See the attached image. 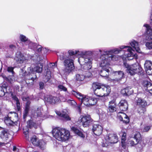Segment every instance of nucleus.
I'll use <instances>...</instances> for the list:
<instances>
[{
  "mask_svg": "<svg viewBox=\"0 0 152 152\" xmlns=\"http://www.w3.org/2000/svg\"><path fill=\"white\" fill-rule=\"evenodd\" d=\"M127 48L126 50L124 52V55L127 57L129 60L132 59L134 58H137V55L134 53V50L130 46H121L120 47V49L115 48L110 50L104 51V53L102 55L104 56L105 60L107 61L108 64L109 65V61L111 60L116 61L118 60V58L116 55H113V53H118L121 51L122 49Z\"/></svg>",
  "mask_w": 152,
  "mask_h": 152,
  "instance_id": "obj_1",
  "label": "nucleus"
},
{
  "mask_svg": "<svg viewBox=\"0 0 152 152\" xmlns=\"http://www.w3.org/2000/svg\"><path fill=\"white\" fill-rule=\"evenodd\" d=\"M92 57L87 54L83 57H80L78 61L81 65V69L83 73L86 74L87 77H89L92 76Z\"/></svg>",
  "mask_w": 152,
  "mask_h": 152,
  "instance_id": "obj_2",
  "label": "nucleus"
},
{
  "mask_svg": "<svg viewBox=\"0 0 152 152\" xmlns=\"http://www.w3.org/2000/svg\"><path fill=\"white\" fill-rule=\"evenodd\" d=\"M72 94L76 97L82 103L87 106L95 105L97 103V100L95 98H92L74 91H72Z\"/></svg>",
  "mask_w": 152,
  "mask_h": 152,
  "instance_id": "obj_3",
  "label": "nucleus"
},
{
  "mask_svg": "<svg viewBox=\"0 0 152 152\" xmlns=\"http://www.w3.org/2000/svg\"><path fill=\"white\" fill-rule=\"evenodd\" d=\"M124 65L127 69L128 72L131 75H134L136 73L141 74L142 72V69L138 63L129 65L125 62L124 63Z\"/></svg>",
  "mask_w": 152,
  "mask_h": 152,
  "instance_id": "obj_4",
  "label": "nucleus"
},
{
  "mask_svg": "<svg viewBox=\"0 0 152 152\" xmlns=\"http://www.w3.org/2000/svg\"><path fill=\"white\" fill-rule=\"evenodd\" d=\"M63 63L64 66L63 71L66 75L68 74L74 69V59L71 56L64 58Z\"/></svg>",
  "mask_w": 152,
  "mask_h": 152,
  "instance_id": "obj_5",
  "label": "nucleus"
},
{
  "mask_svg": "<svg viewBox=\"0 0 152 152\" xmlns=\"http://www.w3.org/2000/svg\"><path fill=\"white\" fill-rule=\"evenodd\" d=\"M104 56L100 57V66L102 67L100 72V75L103 77H107L109 72L111 70V69L109 67L107 61L105 60Z\"/></svg>",
  "mask_w": 152,
  "mask_h": 152,
  "instance_id": "obj_6",
  "label": "nucleus"
},
{
  "mask_svg": "<svg viewBox=\"0 0 152 152\" xmlns=\"http://www.w3.org/2000/svg\"><path fill=\"white\" fill-rule=\"evenodd\" d=\"M8 117H6L4 119V122L8 126L16 125L18 120V115L15 112H10L8 114Z\"/></svg>",
  "mask_w": 152,
  "mask_h": 152,
  "instance_id": "obj_7",
  "label": "nucleus"
},
{
  "mask_svg": "<svg viewBox=\"0 0 152 152\" xmlns=\"http://www.w3.org/2000/svg\"><path fill=\"white\" fill-rule=\"evenodd\" d=\"M118 141V137L116 134H111L107 135L104 137V140L102 145L103 147H107L110 143H116Z\"/></svg>",
  "mask_w": 152,
  "mask_h": 152,
  "instance_id": "obj_8",
  "label": "nucleus"
},
{
  "mask_svg": "<svg viewBox=\"0 0 152 152\" xmlns=\"http://www.w3.org/2000/svg\"><path fill=\"white\" fill-rule=\"evenodd\" d=\"M79 121L82 122L83 127H87L92 122V120L90 115L81 116L79 119Z\"/></svg>",
  "mask_w": 152,
  "mask_h": 152,
  "instance_id": "obj_9",
  "label": "nucleus"
},
{
  "mask_svg": "<svg viewBox=\"0 0 152 152\" xmlns=\"http://www.w3.org/2000/svg\"><path fill=\"white\" fill-rule=\"evenodd\" d=\"M63 129L64 128L59 127H56L54 128L52 131L53 137L58 140L60 141V137H61L62 134L64 133Z\"/></svg>",
  "mask_w": 152,
  "mask_h": 152,
  "instance_id": "obj_10",
  "label": "nucleus"
},
{
  "mask_svg": "<svg viewBox=\"0 0 152 152\" xmlns=\"http://www.w3.org/2000/svg\"><path fill=\"white\" fill-rule=\"evenodd\" d=\"M43 67V64L40 63L37 64H35L34 66L33 67H29L28 70L30 72L27 74L30 75V73H32L33 72H36L38 73H41L42 71Z\"/></svg>",
  "mask_w": 152,
  "mask_h": 152,
  "instance_id": "obj_11",
  "label": "nucleus"
},
{
  "mask_svg": "<svg viewBox=\"0 0 152 152\" xmlns=\"http://www.w3.org/2000/svg\"><path fill=\"white\" fill-rule=\"evenodd\" d=\"M89 53V51H80L75 50H69L68 51V53L69 56H71L72 57V56L77 54L80 56V57H83L86 55L88 54ZM72 58H73V57Z\"/></svg>",
  "mask_w": 152,
  "mask_h": 152,
  "instance_id": "obj_12",
  "label": "nucleus"
},
{
  "mask_svg": "<svg viewBox=\"0 0 152 152\" xmlns=\"http://www.w3.org/2000/svg\"><path fill=\"white\" fill-rule=\"evenodd\" d=\"M44 100L45 102L52 104H55L59 101L57 97L52 96H48L47 97H45Z\"/></svg>",
  "mask_w": 152,
  "mask_h": 152,
  "instance_id": "obj_13",
  "label": "nucleus"
},
{
  "mask_svg": "<svg viewBox=\"0 0 152 152\" xmlns=\"http://www.w3.org/2000/svg\"><path fill=\"white\" fill-rule=\"evenodd\" d=\"M118 117L119 119L123 121V122L127 124L129 122V117L124 113L122 112H119L118 113Z\"/></svg>",
  "mask_w": 152,
  "mask_h": 152,
  "instance_id": "obj_14",
  "label": "nucleus"
},
{
  "mask_svg": "<svg viewBox=\"0 0 152 152\" xmlns=\"http://www.w3.org/2000/svg\"><path fill=\"white\" fill-rule=\"evenodd\" d=\"M92 130L95 135L99 136L102 133V128L101 125L99 124H94Z\"/></svg>",
  "mask_w": 152,
  "mask_h": 152,
  "instance_id": "obj_15",
  "label": "nucleus"
},
{
  "mask_svg": "<svg viewBox=\"0 0 152 152\" xmlns=\"http://www.w3.org/2000/svg\"><path fill=\"white\" fill-rule=\"evenodd\" d=\"M144 66L147 74L148 75H152V62L149 61H146Z\"/></svg>",
  "mask_w": 152,
  "mask_h": 152,
  "instance_id": "obj_16",
  "label": "nucleus"
},
{
  "mask_svg": "<svg viewBox=\"0 0 152 152\" xmlns=\"http://www.w3.org/2000/svg\"><path fill=\"white\" fill-rule=\"evenodd\" d=\"M113 74L114 75L116 76L115 79L114 80L116 81H119L123 78L124 76V73L123 72L121 71H113Z\"/></svg>",
  "mask_w": 152,
  "mask_h": 152,
  "instance_id": "obj_17",
  "label": "nucleus"
},
{
  "mask_svg": "<svg viewBox=\"0 0 152 152\" xmlns=\"http://www.w3.org/2000/svg\"><path fill=\"white\" fill-rule=\"evenodd\" d=\"M142 85L144 89L148 90L152 95V84L148 81H145L143 82Z\"/></svg>",
  "mask_w": 152,
  "mask_h": 152,
  "instance_id": "obj_18",
  "label": "nucleus"
},
{
  "mask_svg": "<svg viewBox=\"0 0 152 152\" xmlns=\"http://www.w3.org/2000/svg\"><path fill=\"white\" fill-rule=\"evenodd\" d=\"M144 26L146 27L147 30V34L146 39L147 40L152 39V28L148 24H145Z\"/></svg>",
  "mask_w": 152,
  "mask_h": 152,
  "instance_id": "obj_19",
  "label": "nucleus"
},
{
  "mask_svg": "<svg viewBox=\"0 0 152 152\" xmlns=\"http://www.w3.org/2000/svg\"><path fill=\"white\" fill-rule=\"evenodd\" d=\"M63 131H64V133L62 134L60 141H65L68 140L69 138L70 134L69 131L65 129H64Z\"/></svg>",
  "mask_w": 152,
  "mask_h": 152,
  "instance_id": "obj_20",
  "label": "nucleus"
},
{
  "mask_svg": "<svg viewBox=\"0 0 152 152\" xmlns=\"http://www.w3.org/2000/svg\"><path fill=\"white\" fill-rule=\"evenodd\" d=\"M120 109L123 111L126 110L128 108L127 101L125 100H121L118 104Z\"/></svg>",
  "mask_w": 152,
  "mask_h": 152,
  "instance_id": "obj_21",
  "label": "nucleus"
},
{
  "mask_svg": "<svg viewBox=\"0 0 152 152\" xmlns=\"http://www.w3.org/2000/svg\"><path fill=\"white\" fill-rule=\"evenodd\" d=\"M86 77H87L86 74L83 72L77 73L75 75L76 80L79 82L83 81Z\"/></svg>",
  "mask_w": 152,
  "mask_h": 152,
  "instance_id": "obj_22",
  "label": "nucleus"
},
{
  "mask_svg": "<svg viewBox=\"0 0 152 152\" xmlns=\"http://www.w3.org/2000/svg\"><path fill=\"white\" fill-rule=\"evenodd\" d=\"M10 137V135L7 130L3 129L1 131L0 137L4 140H7Z\"/></svg>",
  "mask_w": 152,
  "mask_h": 152,
  "instance_id": "obj_23",
  "label": "nucleus"
},
{
  "mask_svg": "<svg viewBox=\"0 0 152 152\" xmlns=\"http://www.w3.org/2000/svg\"><path fill=\"white\" fill-rule=\"evenodd\" d=\"M136 105L140 106H145L147 104L146 101L140 98L136 97L135 99Z\"/></svg>",
  "mask_w": 152,
  "mask_h": 152,
  "instance_id": "obj_24",
  "label": "nucleus"
},
{
  "mask_svg": "<svg viewBox=\"0 0 152 152\" xmlns=\"http://www.w3.org/2000/svg\"><path fill=\"white\" fill-rule=\"evenodd\" d=\"M130 44L135 49L137 52L140 53H141L139 45L138 42L136 41L133 40L130 42Z\"/></svg>",
  "mask_w": 152,
  "mask_h": 152,
  "instance_id": "obj_25",
  "label": "nucleus"
},
{
  "mask_svg": "<svg viewBox=\"0 0 152 152\" xmlns=\"http://www.w3.org/2000/svg\"><path fill=\"white\" fill-rule=\"evenodd\" d=\"M56 113L59 116L62 117L64 120L69 121L71 120V118L64 112H61L59 111H57Z\"/></svg>",
  "mask_w": 152,
  "mask_h": 152,
  "instance_id": "obj_26",
  "label": "nucleus"
},
{
  "mask_svg": "<svg viewBox=\"0 0 152 152\" xmlns=\"http://www.w3.org/2000/svg\"><path fill=\"white\" fill-rule=\"evenodd\" d=\"M116 105L114 100L112 101L109 102V109L110 111L113 113L116 110Z\"/></svg>",
  "mask_w": 152,
  "mask_h": 152,
  "instance_id": "obj_27",
  "label": "nucleus"
},
{
  "mask_svg": "<svg viewBox=\"0 0 152 152\" xmlns=\"http://www.w3.org/2000/svg\"><path fill=\"white\" fill-rule=\"evenodd\" d=\"M102 87L104 96L108 95L110 92L111 89L110 87L108 86H104L103 85L102 86Z\"/></svg>",
  "mask_w": 152,
  "mask_h": 152,
  "instance_id": "obj_28",
  "label": "nucleus"
},
{
  "mask_svg": "<svg viewBox=\"0 0 152 152\" xmlns=\"http://www.w3.org/2000/svg\"><path fill=\"white\" fill-rule=\"evenodd\" d=\"M71 129L75 134L81 137L82 138H84L85 137V136L83 134L82 132L80 131L77 127L72 126L71 128Z\"/></svg>",
  "mask_w": 152,
  "mask_h": 152,
  "instance_id": "obj_29",
  "label": "nucleus"
},
{
  "mask_svg": "<svg viewBox=\"0 0 152 152\" xmlns=\"http://www.w3.org/2000/svg\"><path fill=\"white\" fill-rule=\"evenodd\" d=\"M30 104V102L29 101H28L26 104L25 108L23 115V118H26L28 114L30 107L29 106Z\"/></svg>",
  "mask_w": 152,
  "mask_h": 152,
  "instance_id": "obj_30",
  "label": "nucleus"
},
{
  "mask_svg": "<svg viewBox=\"0 0 152 152\" xmlns=\"http://www.w3.org/2000/svg\"><path fill=\"white\" fill-rule=\"evenodd\" d=\"M102 86L100 83H94L92 85V88L93 91L95 93V92H96L97 90H99Z\"/></svg>",
  "mask_w": 152,
  "mask_h": 152,
  "instance_id": "obj_31",
  "label": "nucleus"
},
{
  "mask_svg": "<svg viewBox=\"0 0 152 152\" xmlns=\"http://www.w3.org/2000/svg\"><path fill=\"white\" fill-rule=\"evenodd\" d=\"M120 135H122L121 142L122 147L124 148V143L126 138V134L125 132L121 131L120 134Z\"/></svg>",
  "mask_w": 152,
  "mask_h": 152,
  "instance_id": "obj_32",
  "label": "nucleus"
},
{
  "mask_svg": "<svg viewBox=\"0 0 152 152\" xmlns=\"http://www.w3.org/2000/svg\"><path fill=\"white\" fill-rule=\"evenodd\" d=\"M94 94L97 96L99 97L104 96L102 87H101L99 90H97L96 92H95Z\"/></svg>",
  "mask_w": 152,
  "mask_h": 152,
  "instance_id": "obj_33",
  "label": "nucleus"
},
{
  "mask_svg": "<svg viewBox=\"0 0 152 152\" xmlns=\"http://www.w3.org/2000/svg\"><path fill=\"white\" fill-rule=\"evenodd\" d=\"M36 78V76H35V78L32 77H31L30 79H28L27 78H26L25 80L26 83L29 85H33L34 84V80Z\"/></svg>",
  "mask_w": 152,
  "mask_h": 152,
  "instance_id": "obj_34",
  "label": "nucleus"
},
{
  "mask_svg": "<svg viewBox=\"0 0 152 152\" xmlns=\"http://www.w3.org/2000/svg\"><path fill=\"white\" fill-rule=\"evenodd\" d=\"M26 45H28V48L34 50L35 49L37 45V44L34 43H33L31 42L30 41H27V44H26Z\"/></svg>",
  "mask_w": 152,
  "mask_h": 152,
  "instance_id": "obj_35",
  "label": "nucleus"
},
{
  "mask_svg": "<svg viewBox=\"0 0 152 152\" xmlns=\"http://www.w3.org/2000/svg\"><path fill=\"white\" fill-rule=\"evenodd\" d=\"M38 139L35 136L32 137L31 139V142L35 146H37L38 144Z\"/></svg>",
  "mask_w": 152,
  "mask_h": 152,
  "instance_id": "obj_36",
  "label": "nucleus"
},
{
  "mask_svg": "<svg viewBox=\"0 0 152 152\" xmlns=\"http://www.w3.org/2000/svg\"><path fill=\"white\" fill-rule=\"evenodd\" d=\"M42 109L41 107H38L35 110V113H36L38 117H41L42 115Z\"/></svg>",
  "mask_w": 152,
  "mask_h": 152,
  "instance_id": "obj_37",
  "label": "nucleus"
},
{
  "mask_svg": "<svg viewBox=\"0 0 152 152\" xmlns=\"http://www.w3.org/2000/svg\"><path fill=\"white\" fill-rule=\"evenodd\" d=\"M134 140L139 142L141 139V135L140 133L137 132L134 135V137L132 138Z\"/></svg>",
  "mask_w": 152,
  "mask_h": 152,
  "instance_id": "obj_38",
  "label": "nucleus"
},
{
  "mask_svg": "<svg viewBox=\"0 0 152 152\" xmlns=\"http://www.w3.org/2000/svg\"><path fill=\"white\" fill-rule=\"evenodd\" d=\"M145 107V106L140 107L138 109V113L141 115H142L146 111V109Z\"/></svg>",
  "mask_w": 152,
  "mask_h": 152,
  "instance_id": "obj_39",
  "label": "nucleus"
},
{
  "mask_svg": "<svg viewBox=\"0 0 152 152\" xmlns=\"http://www.w3.org/2000/svg\"><path fill=\"white\" fill-rule=\"evenodd\" d=\"M6 86H0V96H4L5 95V90H6Z\"/></svg>",
  "mask_w": 152,
  "mask_h": 152,
  "instance_id": "obj_40",
  "label": "nucleus"
},
{
  "mask_svg": "<svg viewBox=\"0 0 152 152\" xmlns=\"http://www.w3.org/2000/svg\"><path fill=\"white\" fill-rule=\"evenodd\" d=\"M28 123V126L30 128H31L33 127L35 128H37V125L34 122L31 121H29Z\"/></svg>",
  "mask_w": 152,
  "mask_h": 152,
  "instance_id": "obj_41",
  "label": "nucleus"
},
{
  "mask_svg": "<svg viewBox=\"0 0 152 152\" xmlns=\"http://www.w3.org/2000/svg\"><path fill=\"white\" fill-rule=\"evenodd\" d=\"M15 59L18 63L21 64L23 63L24 58V57L20 56L19 58L16 57Z\"/></svg>",
  "mask_w": 152,
  "mask_h": 152,
  "instance_id": "obj_42",
  "label": "nucleus"
},
{
  "mask_svg": "<svg viewBox=\"0 0 152 152\" xmlns=\"http://www.w3.org/2000/svg\"><path fill=\"white\" fill-rule=\"evenodd\" d=\"M58 89L61 91H63L64 92H66L67 91V88H66L63 85H59L58 86Z\"/></svg>",
  "mask_w": 152,
  "mask_h": 152,
  "instance_id": "obj_43",
  "label": "nucleus"
},
{
  "mask_svg": "<svg viewBox=\"0 0 152 152\" xmlns=\"http://www.w3.org/2000/svg\"><path fill=\"white\" fill-rule=\"evenodd\" d=\"M13 99L16 102V104L17 107L18 109H19L20 108V103L19 100L17 97L15 96L12 95Z\"/></svg>",
  "mask_w": 152,
  "mask_h": 152,
  "instance_id": "obj_44",
  "label": "nucleus"
},
{
  "mask_svg": "<svg viewBox=\"0 0 152 152\" xmlns=\"http://www.w3.org/2000/svg\"><path fill=\"white\" fill-rule=\"evenodd\" d=\"M8 81L10 83H13L15 81V78L14 75L9 76L7 78Z\"/></svg>",
  "mask_w": 152,
  "mask_h": 152,
  "instance_id": "obj_45",
  "label": "nucleus"
},
{
  "mask_svg": "<svg viewBox=\"0 0 152 152\" xmlns=\"http://www.w3.org/2000/svg\"><path fill=\"white\" fill-rule=\"evenodd\" d=\"M38 143V145L37 146H39L41 148L43 147L46 144V142L42 140H39Z\"/></svg>",
  "mask_w": 152,
  "mask_h": 152,
  "instance_id": "obj_46",
  "label": "nucleus"
},
{
  "mask_svg": "<svg viewBox=\"0 0 152 152\" xmlns=\"http://www.w3.org/2000/svg\"><path fill=\"white\" fill-rule=\"evenodd\" d=\"M19 72V75L21 77H26L27 75V73L23 69H21Z\"/></svg>",
  "mask_w": 152,
  "mask_h": 152,
  "instance_id": "obj_47",
  "label": "nucleus"
},
{
  "mask_svg": "<svg viewBox=\"0 0 152 152\" xmlns=\"http://www.w3.org/2000/svg\"><path fill=\"white\" fill-rule=\"evenodd\" d=\"M20 39L22 42H26V44H27V41H29L28 40V38L23 35H20Z\"/></svg>",
  "mask_w": 152,
  "mask_h": 152,
  "instance_id": "obj_48",
  "label": "nucleus"
},
{
  "mask_svg": "<svg viewBox=\"0 0 152 152\" xmlns=\"http://www.w3.org/2000/svg\"><path fill=\"white\" fill-rule=\"evenodd\" d=\"M130 91H129V88H125L121 91L122 94L124 95H129L130 93L129 92Z\"/></svg>",
  "mask_w": 152,
  "mask_h": 152,
  "instance_id": "obj_49",
  "label": "nucleus"
},
{
  "mask_svg": "<svg viewBox=\"0 0 152 152\" xmlns=\"http://www.w3.org/2000/svg\"><path fill=\"white\" fill-rule=\"evenodd\" d=\"M145 45L148 49H152V41L148 42L146 43Z\"/></svg>",
  "mask_w": 152,
  "mask_h": 152,
  "instance_id": "obj_50",
  "label": "nucleus"
},
{
  "mask_svg": "<svg viewBox=\"0 0 152 152\" xmlns=\"http://www.w3.org/2000/svg\"><path fill=\"white\" fill-rule=\"evenodd\" d=\"M23 133L25 135V137H26V139L27 140H28L29 137L28 134V129L27 130L25 129L24 128L23 129Z\"/></svg>",
  "mask_w": 152,
  "mask_h": 152,
  "instance_id": "obj_51",
  "label": "nucleus"
},
{
  "mask_svg": "<svg viewBox=\"0 0 152 152\" xmlns=\"http://www.w3.org/2000/svg\"><path fill=\"white\" fill-rule=\"evenodd\" d=\"M45 76L46 77V78H47L48 80L51 77V72L49 70H48V69L47 71Z\"/></svg>",
  "mask_w": 152,
  "mask_h": 152,
  "instance_id": "obj_52",
  "label": "nucleus"
},
{
  "mask_svg": "<svg viewBox=\"0 0 152 152\" xmlns=\"http://www.w3.org/2000/svg\"><path fill=\"white\" fill-rule=\"evenodd\" d=\"M14 67H8L7 69V71L9 72H11L12 75H13L14 72L13 71Z\"/></svg>",
  "mask_w": 152,
  "mask_h": 152,
  "instance_id": "obj_53",
  "label": "nucleus"
},
{
  "mask_svg": "<svg viewBox=\"0 0 152 152\" xmlns=\"http://www.w3.org/2000/svg\"><path fill=\"white\" fill-rule=\"evenodd\" d=\"M133 139L131 140H130L129 141V144H130V145L132 146L136 145L138 143L137 142V141H135L133 140Z\"/></svg>",
  "mask_w": 152,
  "mask_h": 152,
  "instance_id": "obj_54",
  "label": "nucleus"
},
{
  "mask_svg": "<svg viewBox=\"0 0 152 152\" xmlns=\"http://www.w3.org/2000/svg\"><path fill=\"white\" fill-rule=\"evenodd\" d=\"M37 50V51L39 52H40L42 50V46L40 45H37L35 49L34 50Z\"/></svg>",
  "mask_w": 152,
  "mask_h": 152,
  "instance_id": "obj_55",
  "label": "nucleus"
},
{
  "mask_svg": "<svg viewBox=\"0 0 152 152\" xmlns=\"http://www.w3.org/2000/svg\"><path fill=\"white\" fill-rule=\"evenodd\" d=\"M150 126H145L143 129V132H147L150 129Z\"/></svg>",
  "mask_w": 152,
  "mask_h": 152,
  "instance_id": "obj_56",
  "label": "nucleus"
},
{
  "mask_svg": "<svg viewBox=\"0 0 152 152\" xmlns=\"http://www.w3.org/2000/svg\"><path fill=\"white\" fill-rule=\"evenodd\" d=\"M57 62L56 61L55 63H50L49 65V67L52 68H54L55 67H56L57 66L56 65Z\"/></svg>",
  "mask_w": 152,
  "mask_h": 152,
  "instance_id": "obj_57",
  "label": "nucleus"
},
{
  "mask_svg": "<svg viewBox=\"0 0 152 152\" xmlns=\"http://www.w3.org/2000/svg\"><path fill=\"white\" fill-rule=\"evenodd\" d=\"M68 102L71 105H75L76 104V102L75 101L73 100H71L69 99L67 100Z\"/></svg>",
  "mask_w": 152,
  "mask_h": 152,
  "instance_id": "obj_58",
  "label": "nucleus"
},
{
  "mask_svg": "<svg viewBox=\"0 0 152 152\" xmlns=\"http://www.w3.org/2000/svg\"><path fill=\"white\" fill-rule=\"evenodd\" d=\"M104 50L103 51L99 49V50H97L96 51H95V53H97L99 52L100 53L101 55V56L104 53Z\"/></svg>",
  "mask_w": 152,
  "mask_h": 152,
  "instance_id": "obj_59",
  "label": "nucleus"
},
{
  "mask_svg": "<svg viewBox=\"0 0 152 152\" xmlns=\"http://www.w3.org/2000/svg\"><path fill=\"white\" fill-rule=\"evenodd\" d=\"M40 88L41 89H43L44 87V84L42 82H40L39 84Z\"/></svg>",
  "mask_w": 152,
  "mask_h": 152,
  "instance_id": "obj_60",
  "label": "nucleus"
},
{
  "mask_svg": "<svg viewBox=\"0 0 152 152\" xmlns=\"http://www.w3.org/2000/svg\"><path fill=\"white\" fill-rule=\"evenodd\" d=\"M60 99L62 102H64L66 101L67 99L63 96H61L60 97Z\"/></svg>",
  "mask_w": 152,
  "mask_h": 152,
  "instance_id": "obj_61",
  "label": "nucleus"
},
{
  "mask_svg": "<svg viewBox=\"0 0 152 152\" xmlns=\"http://www.w3.org/2000/svg\"><path fill=\"white\" fill-rule=\"evenodd\" d=\"M9 47L10 48L14 49L15 48V46L13 45H10L9 46Z\"/></svg>",
  "mask_w": 152,
  "mask_h": 152,
  "instance_id": "obj_62",
  "label": "nucleus"
},
{
  "mask_svg": "<svg viewBox=\"0 0 152 152\" xmlns=\"http://www.w3.org/2000/svg\"><path fill=\"white\" fill-rule=\"evenodd\" d=\"M150 18L151 20V23L152 24V10L151 12V15L150 16Z\"/></svg>",
  "mask_w": 152,
  "mask_h": 152,
  "instance_id": "obj_63",
  "label": "nucleus"
},
{
  "mask_svg": "<svg viewBox=\"0 0 152 152\" xmlns=\"http://www.w3.org/2000/svg\"><path fill=\"white\" fill-rule=\"evenodd\" d=\"M16 147H15V146H14L13 147V151H15L16 150Z\"/></svg>",
  "mask_w": 152,
  "mask_h": 152,
  "instance_id": "obj_64",
  "label": "nucleus"
}]
</instances>
